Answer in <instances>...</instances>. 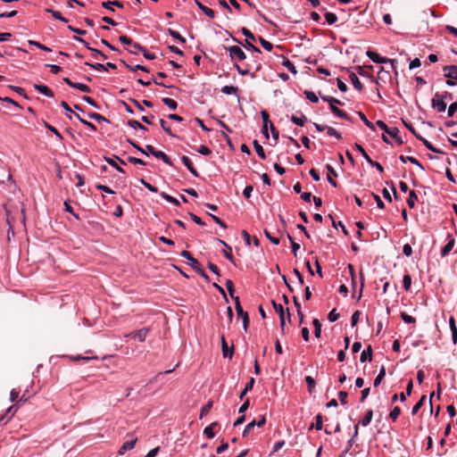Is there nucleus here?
Returning <instances> with one entry per match:
<instances>
[{
	"mask_svg": "<svg viewBox=\"0 0 457 457\" xmlns=\"http://www.w3.org/2000/svg\"><path fill=\"white\" fill-rule=\"evenodd\" d=\"M412 388H413V382H412V380H410L407 384L406 391H403V393H401L399 395V399L401 402H404L406 400V396L411 395V394L412 392Z\"/></svg>",
	"mask_w": 457,
	"mask_h": 457,
	"instance_id": "obj_22",
	"label": "nucleus"
},
{
	"mask_svg": "<svg viewBox=\"0 0 457 457\" xmlns=\"http://www.w3.org/2000/svg\"><path fill=\"white\" fill-rule=\"evenodd\" d=\"M443 72L447 79V86L453 87L457 85V65H446L443 68Z\"/></svg>",
	"mask_w": 457,
	"mask_h": 457,
	"instance_id": "obj_2",
	"label": "nucleus"
},
{
	"mask_svg": "<svg viewBox=\"0 0 457 457\" xmlns=\"http://www.w3.org/2000/svg\"><path fill=\"white\" fill-rule=\"evenodd\" d=\"M349 79L353 84V86L359 91L362 90V84L361 83L360 79L356 76L355 73L351 72L349 75Z\"/></svg>",
	"mask_w": 457,
	"mask_h": 457,
	"instance_id": "obj_25",
	"label": "nucleus"
},
{
	"mask_svg": "<svg viewBox=\"0 0 457 457\" xmlns=\"http://www.w3.org/2000/svg\"><path fill=\"white\" fill-rule=\"evenodd\" d=\"M449 326H450V329L452 332L453 342V344H456L457 343V327H456V323H455V319L453 316H451L449 319Z\"/></svg>",
	"mask_w": 457,
	"mask_h": 457,
	"instance_id": "obj_18",
	"label": "nucleus"
},
{
	"mask_svg": "<svg viewBox=\"0 0 457 457\" xmlns=\"http://www.w3.org/2000/svg\"><path fill=\"white\" fill-rule=\"evenodd\" d=\"M367 55L375 63H386V62H390L392 65H394V63L395 62V60H392V59H388V58H386V57H381L379 54H378L377 53L372 52V51H368L367 52Z\"/></svg>",
	"mask_w": 457,
	"mask_h": 457,
	"instance_id": "obj_6",
	"label": "nucleus"
},
{
	"mask_svg": "<svg viewBox=\"0 0 457 457\" xmlns=\"http://www.w3.org/2000/svg\"><path fill=\"white\" fill-rule=\"evenodd\" d=\"M416 137L420 140L423 145L430 151L434 152V153H436V154H442L443 152L440 151L439 149L436 148L435 146H433V145L428 141L427 139H425L424 137H422L420 135H416Z\"/></svg>",
	"mask_w": 457,
	"mask_h": 457,
	"instance_id": "obj_20",
	"label": "nucleus"
},
{
	"mask_svg": "<svg viewBox=\"0 0 457 457\" xmlns=\"http://www.w3.org/2000/svg\"><path fill=\"white\" fill-rule=\"evenodd\" d=\"M259 42L260 44L262 45V46L267 50V51H271L272 48H273V46L270 42H269L268 40L264 39L263 37H259Z\"/></svg>",
	"mask_w": 457,
	"mask_h": 457,
	"instance_id": "obj_51",
	"label": "nucleus"
},
{
	"mask_svg": "<svg viewBox=\"0 0 457 457\" xmlns=\"http://www.w3.org/2000/svg\"><path fill=\"white\" fill-rule=\"evenodd\" d=\"M283 65L292 73H296L295 66L293 64L292 62H290L288 59H286L283 62Z\"/></svg>",
	"mask_w": 457,
	"mask_h": 457,
	"instance_id": "obj_59",
	"label": "nucleus"
},
{
	"mask_svg": "<svg viewBox=\"0 0 457 457\" xmlns=\"http://www.w3.org/2000/svg\"><path fill=\"white\" fill-rule=\"evenodd\" d=\"M34 87L36 90H37L39 93H41L42 95H44L46 96H48V97L54 96L53 91L47 86H45L42 84H34Z\"/></svg>",
	"mask_w": 457,
	"mask_h": 457,
	"instance_id": "obj_13",
	"label": "nucleus"
},
{
	"mask_svg": "<svg viewBox=\"0 0 457 457\" xmlns=\"http://www.w3.org/2000/svg\"><path fill=\"white\" fill-rule=\"evenodd\" d=\"M219 242L226 247V249L223 250L224 256L228 260H229L230 262H233V256H232V253H231V252H232L231 247L226 242H224L223 240L220 239Z\"/></svg>",
	"mask_w": 457,
	"mask_h": 457,
	"instance_id": "obj_29",
	"label": "nucleus"
},
{
	"mask_svg": "<svg viewBox=\"0 0 457 457\" xmlns=\"http://www.w3.org/2000/svg\"><path fill=\"white\" fill-rule=\"evenodd\" d=\"M241 31L246 37L245 44L244 45V46L248 50H251L253 53L260 54L262 53L261 50L257 46H253L252 43V41H255V37L253 36V34L246 28H242Z\"/></svg>",
	"mask_w": 457,
	"mask_h": 457,
	"instance_id": "obj_3",
	"label": "nucleus"
},
{
	"mask_svg": "<svg viewBox=\"0 0 457 457\" xmlns=\"http://www.w3.org/2000/svg\"><path fill=\"white\" fill-rule=\"evenodd\" d=\"M400 161L403 162H411L412 164H415L417 165L420 170H424L423 166L420 164V162L414 157L412 156H403V155H401L399 157Z\"/></svg>",
	"mask_w": 457,
	"mask_h": 457,
	"instance_id": "obj_24",
	"label": "nucleus"
},
{
	"mask_svg": "<svg viewBox=\"0 0 457 457\" xmlns=\"http://www.w3.org/2000/svg\"><path fill=\"white\" fill-rule=\"evenodd\" d=\"M133 47H137L138 51H140L144 57L148 59V60H154L155 59V54H152V53H149L146 48H145L144 46H142L141 45H139L138 43H135L133 44Z\"/></svg>",
	"mask_w": 457,
	"mask_h": 457,
	"instance_id": "obj_19",
	"label": "nucleus"
},
{
	"mask_svg": "<svg viewBox=\"0 0 457 457\" xmlns=\"http://www.w3.org/2000/svg\"><path fill=\"white\" fill-rule=\"evenodd\" d=\"M427 399V396L426 395H422L420 397V399L416 403V404L412 407V410H411V414L412 415H415L418 413V411H420V409L423 406L425 401Z\"/></svg>",
	"mask_w": 457,
	"mask_h": 457,
	"instance_id": "obj_33",
	"label": "nucleus"
},
{
	"mask_svg": "<svg viewBox=\"0 0 457 457\" xmlns=\"http://www.w3.org/2000/svg\"><path fill=\"white\" fill-rule=\"evenodd\" d=\"M168 33L175 39L179 40L181 43H185L186 39L183 37L178 31L173 30L171 29H168Z\"/></svg>",
	"mask_w": 457,
	"mask_h": 457,
	"instance_id": "obj_44",
	"label": "nucleus"
},
{
	"mask_svg": "<svg viewBox=\"0 0 457 457\" xmlns=\"http://www.w3.org/2000/svg\"><path fill=\"white\" fill-rule=\"evenodd\" d=\"M161 196H162L163 199H165L167 202H169V203H170V204H174V205H177V206H178V205H179V200H178V199H176L175 197H173V196H171V195H168V194H167V193H165V192H162V193H161Z\"/></svg>",
	"mask_w": 457,
	"mask_h": 457,
	"instance_id": "obj_39",
	"label": "nucleus"
},
{
	"mask_svg": "<svg viewBox=\"0 0 457 457\" xmlns=\"http://www.w3.org/2000/svg\"><path fill=\"white\" fill-rule=\"evenodd\" d=\"M149 333V329L146 328L138 329L137 331L131 332L126 336V337H131L134 339H137L139 342H144Z\"/></svg>",
	"mask_w": 457,
	"mask_h": 457,
	"instance_id": "obj_7",
	"label": "nucleus"
},
{
	"mask_svg": "<svg viewBox=\"0 0 457 457\" xmlns=\"http://www.w3.org/2000/svg\"><path fill=\"white\" fill-rule=\"evenodd\" d=\"M324 16L328 25H332L337 21V15L333 12H327Z\"/></svg>",
	"mask_w": 457,
	"mask_h": 457,
	"instance_id": "obj_40",
	"label": "nucleus"
},
{
	"mask_svg": "<svg viewBox=\"0 0 457 457\" xmlns=\"http://www.w3.org/2000/svg\"><path fill=\"white\" fill-rule=\"evenodd\" d=\"M339 318V314L337 312L336 309H333L328 315V319L330 322H335Z\"/></svg>",
	"mask_w": 457,
	"mask_h": 457,
	"instance_id": "obj_64",
	"label": "nucleus"
},
{
	"mask_svg": "<svg viewBox=\"0 0 457 457\" xmlns=\"http://www.w3.org/2000/svg\"><path fill=\"white\" fill-rule=\"evenodd\" d=\"M272 305L275 311L278 313L279 317L285 315V310L282 304L277 303L275 301H272Z\"/></svg>",
	"mask_w": 457,
	"mask_h": 457,
	"instance_id": "obj_60",
	"label": "nucleus"
},
{
	"mask_svg": "<svg viewBox=\"0 0 457 457\" xmlns=\"http://www.w3.org/2000/svg\"><path fill=\"white\" fill-rule=\"evenodd\" d=\"M385 375H386V370H385V367L382 366L379 370L378 375L376 377V378L374 380L375 386H378L381 383L382 379L385 378Z\"/></svg>",
	"mask_w": 457,
	"mask_h": 457,
	"instance_id": "obj_41",
	"label": "nucleus"
},
{
	"mask_svg": "<svg viewBox=\"0 0 457 457\" xmlns=\"http://www.w3.org/2000/svg\"><path fill=\"white\" fill-rule=\"evenodd\" d=\"M372 416H373V411L371 410H368L367 412L365 413L364 417L362 418V420L360 421L361 426L363 427H367L371 420H372Z\"/></svg>",
	"mask_w": 457,
	"mask_h": 457,
	"instance_id": "obj_34",
	"label": "nucleus"
},
{
	"mask_svg": "<svg viewBox=\"0 0 457 457\" xmlns=\"http://www.w3.org/2000/svg\"><path fill=\"white\" fill-rule=\"evenodd\" d=\"M358 114H359V116H360L361 120L364 122V124H365L368 128H370V129H372V130H375V126H374V124H373L372 122H370V121L367 119V117L365 116V114H364L363 112H358Z\"/></svg>",
	"mask_w": 457,
	"mask_h": 457,
	"instance_id": "obj_46",
	"label": "nucleus"
},
{
	"mask_svg": "<svg viewBox=\"0 0 457 457\" xmlns=\"http://www.w3.org/2000/svg\"><path fill=\"white\" fill-rule=\"evenodd\" d=\"M75 116L77 117V119H78V120H79L82 124H84L85 126H87V128H89L91 130H93V131H96V127L93 123H91V122H89V121L86 120L85 119L81 118L79 114H75Z\"/></svg>",
	"mask_w": 457,
	"mask_h": 457,
	"instance_id": "obj_53",
	"label": "nucleus"
},
{
	"mask_svg": "<svg viewBox=\"0 0 457 457\" xmlns=\"http://www.w3.org/2000/svg\"><path fill=\"white\" fill-rule=\"evenodd\" d=\"M237 91V87H234V86H224L222 88H221V92L226 94V95H232V94H236Z\"/></svg>",
	"mask_w": 457,
	"mask_h": 457,
	"instance_id": "obj_55",
	"label": "nucleus"
},
{
	"mask_svg": "<svg viewBox=\"0 0 457 457\" xmlns=\"http://www.w3.org/2000/svg\"><path fill=\"white\" fill-rule=\"evenodd\" d=\"M137 440V438H134V439H132V440H130V441L125 442V443L120 446V448L119 449L118 453H119L120 455H122V454H124L127 451L133 449V448L135 447V445H136Z\"/></svg>",
	"mask_w": 457,
	"mask_h": 457,
	"instance_id": "obj_12",
	"label": "nucleus"
},
{
	"mask_svg": "<svg viewBox=\"0 0 457 457\" xmlns=\"http://www.w3.org/2000/svg\"><path fill=\"white\" fill-rule=\"evenodd\" d=\"M456 111H457V102H454V103L451 104L450 106L448 107V111H447L448 117H453L454 115V113L456 112Z\"/></svg>",
	"mask_w": 457,
	"mask_h": 457,
	"instance_id": "obj_63",
	"label": "nucleus"
},
{
	"mask_svg": "<svg viewBox=\"0 0 457 457\" xmlns=\"http://www.w3.org/2000/svg\"><path fill=\"white\" fill-rule=\"evenodd\" d=\"M195 4L196 5L198 6V8L200 10H202L205 15H207L209 18H212L213 19L215 17V12L213 10H212L211 8L204 5L201 2H199L198 0H195Z\"/></svg>",
	"mask_w": 457,
	"mask_h": 457,
	"instance_id": "obj_17",
	"label": "nucleus"
},
{
	"mask_svg": "<svg viewBox=\"0 0 457 457\" xmlns=\"http://www.w3.org/2000/svg\"><path fill=\"white\" fill-rule=\"evenodd\" d=\"M321 99L328 102L329 104V107L335 106L336 104H342L341 101L332 96H321Z\"/></svg>",
	"mask_w": 457,
	"mask_h": 457,
	"instance_id": "obj_38",
	"label": "nucleus"
},
{
	"mask_svg": "<svg viewBox=\"0 0 457 457\" xmlns=\"http://www.w3.org/2000/svg\"><path fill=\"white\" fill-rule=\"evenodd\" d=\"M306 120H307L306 116L303 113H301L300 117H298L296 115H292V117H291L292 122H294L295 124H296L298 126H303Z\"/></svg>",
	"mask_w": 457,
	"mask_h": 457,
	"instance_id": "obj_32",
	"label": "nucleus"
},
{
	"mask_svg": "<svg viewBox=\"0 0 457 457\" xmlns=\"http://www.w3.org/2000/svg\"><path fill=\"white\" fill-rule=\"evenodd\" d=\"M226 287H227L231 298L235 301V298H237V296L234 295V292H235L234 284L230 279H228L226 281Z\"/></svg>",
	"mask_w": 457,
	"mask_h": 457,
	"instance_id": "obj_50",
	"label": "nucleus"
},
{
	"mask_svg": "<svg viewBox=\"0 0 457 457\" xmlns=\"http://www.w3.org/2000/svg\"><path fill=\"white\" fill-rule=\"evenodd\" d=\"M181 161L183 162V164L188 169V170L195 176V177H198L199 174L197 172V170L195 169V167L193 166V162L192 161L189 159V157L184 155L182 156L181 158Z\"/></svg>",
	"mask_w": 457,
	"mask_h": 457,
	"instance_id": "obj_14",
	"label": "nucleus"
},
{
	"mask_svg": "<svg viewBox=\"0 0 457 457\" xmlns=\"http://www.w3.org/2000/svg\"><path fill=\"white\" fill-rule=\"evenodd\" d=\"M112 5H114V6H117L119 8H122L123 7V4L120 1H107V2H103L102 3V6L112 11V12H114L113 8H112Z\"/></svg>",
	"mask_w": 457,
	"mask_h": 457,
	"instance_id": "obj_27",
	"label": "nucleus"
},
{
	"mask_svg": "<svg viewBox=\"0 0 457 457\" xmlns=\"http://www.w3.org/2000/svg\"><path fill=\"white\" fill-rule=\"evenodd\" d=\"M262 114V121H263V126H262V133L264 134V136L268 138L269 137V134H268V123L270 122L269 120V114L267 112L265 111H262L261 112Z\"/></svg>",
	"mask_w": 457,
	"mask_h": 457,
	"instance_id": "obj_21",
	"label": "nucleus"
},
{
	"mask_svg": "<svg viewBox=\"0 0 457 457\" xmlns=\"http://www.w3.org/2000/svg\"><path fill=\"white\" fill-rule=\"evenodd\" d=\"M212 407V401H209L206 404H204L201 409L200 418H203L204 416L207 415L209 413V411H211Z\"/></svg>",
	"mask_w": 457,
	"mask_h": 457,
	"instance_id": "obj_43",
	"label": "nucleus"
},
{
	"mask_svg": "<svg viewBox=\"0 0 457 457\" xmlns=\"http://www.w3.org/2000/svg\"><path fill=\"white\" fill-rule=\"evenodd\" d=\"M445 96H449L450 99H453V95L450 92L445 91L444 93L436 92L431 100L432 107L438 112H444L446 110V103L445 101Z\"/></svg>",
	"mask_w": 457,
	"mask_h": 457,
	"instance_id": "obj_1",
	"label": "nucleus"
},
{
	"mask_svg": "<svg viewBox=\"0 0 457 457\" xmlns=\"http://www.w3.org/2000/svg\"><path fill=\"white\" fill-rule=\"evenodd\" d=\"M128 125L133 129H139L141 130H146L147 129L142 125L140 122L135 120H130L128 121Z\"/></svg>",
	"mask_w": 457,
	"mask_h": 457,
	"instance_id": "obj_47",
	"label": "nucleus"
},
{
	"mask_svg": "<svg viewBox=\"0 0 457 457\" xmlns=\"http://www.w3.org/2000/svg\"><path fill=\"white\" fill-rule=\"evenodd\" d=\"M401 414V409L398 406H395L389 413L390 419H392L394 421L397 420L399 415Z\"/></svg>",
	"mask_w": 457,
	"mask_h": 457,
	"instance_id": "obj_58",
	"label": "nucleus"
},
{
	"mask_svg": "<svg viewBox=\"0 0 457 457\" xmlns=\"http://www.w3.org/2000/svg\"><path fill=\"white\" fill-rule=\"evenodd\" d=\"M371 359H372V349H371V346L369 345L367 351L364 350L361 353L360 361L361 362H365L366 361H371Z\"/></svg>",
	"mask_w": 457,
	"mask_h": 457,
	"instance_id": "obj_26",
	"label": "nucleus"
},
{
	"mask_svg": "<svg viewBox=\"0 0 457 457\" xmlns=\"http://www.w3.org/2000/svg\"><path fill=\"white\" fill-rule=\"evenodd\" d=\"M73 38H74L75 40H77V41H79V42L82 43V44H83V45H84V46H85L88 50H90V51L93 53V56H94L95 58H97V56H98V55L102 56L104 59H106V58H107V56H106L104 54H103L101 51H99V50H97V49H96V48H92V47H90V46H89V45H88V43H87L86 40H84L83 38L79 37H76V36H75V37H73Z\"/></svg>",
	"mask_w": 457,
	"mask_h": 457,
	"instance_id": "obj_10",
	"label": "nucleus"
},
{
	"mask_svg": "<svg viewBox=\"0 0 457 457\" xmlns=\"http://www.w3.org/2000/svg\"><path fill=\"white\" fill-rule=\"evenodd\" d=\"M401 318L405 323H412L414 324L416 322V319L406 312H401Z\"/></svg>",
	"mask_w": 457,
	"mask_h": 457,
	"instance_id": "obj_57",
	"label": "nucleus"
},
{
	"mask_svg": "<svg viewBox=\"0 0 457 457\" xmlns=\"http://www.w3.org/2000/svg\"><path fill=\"white\" fill-rule=\"evenodd\" d=\"M326 129H327V133L328 136L334 137L337 139H341V137H342L341 134L337 130H336L334 128L327 126Z\"/></svg>",
	"mask_w": 457,
	"mask_h": 457,
	"instance_id": "obj_52",
	"label": "nucleus"
},
{
	"mask_svg": "<svg viewBox=\"0 0 457 457\" xmlns=\"http://www.w3.org/2000/svg\"><path fill=\"white\" fill-rule=\"evenodd\" d=\"M228 51L232 60L243 61L246 58L245 52L237 46L228 47Z\"/></svg>",
	"mask_w": 457,
	"mask_h": 457,
	"instance_id": "obj_5",
	"label": "nucleus"
},
{
	"mask_svg": "<svg viewBox=\"0 0 457 457\" xmlns=\"http://www.w3.org/2000/svg\"><path fill=\"white\" fill-rule=\"evenodd\" d=\"M388 135L395 138L399 145L403 144V139L399 137V129L396 127H391L390 131H388Z\"/></svg>",
	"mask_w": 457,
	"mask_h": 457,
	"instance_id": "obj_28",
	"label": "nucleus"
},
{
	"mask_svg": "<svg viewBox=\"0 0 457 457\" xmlns=\"http://www.w3.org/2000/svg\"><path fill=\"white\" fill-rule=\"evenodd\" d=\"M162 103L167 105L170 110H176L178 104L175 100L168 97L162 98Z\"/></svg>",
	"mask_w": 457,
	"mask_h": 457,
	"instance_id": "obj_37",
	"label": "nucleus"
},
{
	"mask_svg": "<svg viewBox=\"0 0 457 457\" xmlns=\"http://www.w3.org/2000/svg\"><path fill=\"white\" fill-rule=\"evenodd\" d=\"M329 108H330L331 112L337 117L344 119V120H350V117L348 116V114L345 112L339 109L338 107H337L336 105L330 106Z\"/></svg>",
	"mask_w": 457,
	"mask_h": 457,
	"instance_id": "obj_23",
	"label": "nucleus"
},
{
	"mask_svg": "<svg viewBox=\"0 0 457 457\" xmlns=\"http://www.w3.org/2000/svg\"><path fill=\"white\" fill-rule=\"evenodd\" d=\"M305 382L307 384L309 393H312L316 386L315 380L311 376H307L305 377Z\"/></svg>",
	"mask_w": 457,
	"mask_h": 457,
	"instance_id": "obj_42",
	"label": "nucleus"
},
{
	"mask_svg": "<svg viewBox=\"0 0 457 457\" xmlns=\"http://www.w3.org/2000/svg\"><path fill=\"white\" fill-rule=\"evenodd\" d=\"M46 11H47L48 12H50V13L52 14V16H53L54 19L59 20V21H62V22H67V21H67V19H65V18L62 15V13H61L60 12H58V11H54V10H51V9H48V10H46Z\"/></svg>",
	"mask_w": 457,
	"mask_h": 457,
	"instance_id": "obj_45",
	"label": "nucleus"
},
{
	"mask_svg": "<svg viewBox=\"0 0 457 457\" xmlns=\"http://www.w3.org/2000/svg\"><path fill=\"white\" fill-rule=\"evenodd\" d=\"M253 144L255 152L258 154V156L261 159L265 160L266 159V154L264 153V150H263L262 146L258 143L257 140H254Z\"/></svg>",
	"mask_w": 457,
	"mask_h": 457,
	"instance_id": "obj_31",
	"label": "nucleus"
},
{
	"mask_svg": "<svg viewBox=\"0 0 457 457\" xmlns=\"http://www.w3.org/2000/svg\"><path fill=\"white\" fill-rule=\"evenodd\" d=\"M105 161L110 164L112 165V167H114L118 171L121 172V173H124L125 170L117 164V162L112 159V158H105Z\"/></svg>",
	"mask_w": 457,
	"mask_h": 457,
	"instance_id": "obj_61",
	"label": "nucleus"
},
{
	"mask_svg": "<svg viewBox=\"0 0 457 457\" xmlns=\"http://www.w3.org/2000/svg\"><path fill=\"white\" fill-rule=\"evenodd\" d=\"M418 200V196L415 193V191L411 190L410 191L409 196L407 198V204L410 208H414L415 203Z\"/></svg>",
	"mask_w": 457,
	"mask_h": 457,
	"instance_id": "obj_35",
	"label": "nucleus"
},
{
	"mask_svg": "<svg viewBox=\"0 0 457 457\" xmlns=\"http://www.w3.org/2000/svg\"><path fill=\"white\" fill-rule=\"evenodd\" d=\"M29 44L31 45V46H37V48L43 50V51H46V52H51L52 50L45 46V45H42L41 43L37 42V41H34V40H29Z\"/></svg>",
	"mask_w": 457,
	"mask_h": 457,
	"instance_id": "obj_56",
	"label": "nucleus"
},
{
	"mask_svg": "<svg viewBox=\"0 0 457 457\" xmlns=\"http://www.w3.org/2000/svg\"><path fill=\"white\" fill-rule=\"evenodd\" d=\"M218 423L217 422H212L210 426L206 427L204 430V434L208 437V438H213L214 437V432H213V428L215 426H217Z\"/></svg>",
	"mask_w": 457,
	"mask_h": 457,
	"instance_id": "obj_36",
	"label": "nucleus"
},
{
	"mask_svg": "<svg viewBox=\"0 0 457 457\" xmlns=\"http://www.w3.org/2000/svg\"><path fill=\"white\" fill-rule=\"evenodd\" d=\"M154 156L158 159H162L166 164H169V165L171 164L170 157L165 153H163L162 151L155 150V152L154 153Z\"/></svg>",
	"mask_w": 457,
	"mask_h": 457,
	"instance_id": "obj_30",
	"label": "nucleus"
},
{
	"mask_svg": "<svg viewBox=\"0 0 457 457\" xmlns=\"http://www.w3.org/2000/svg\"><path fill=\"white\" fill-rule=\"evenodd\" d=\"M181 256L189 261V264L194 270L199 269V266H201L200 262L188 251H182Z\"/></svg>",
	"mask_w": 457,
	"mask_h": 457,
	"instance_id": "obj_11",
	"label": "nucleus"
},
{
	"mask_svg": "<svg viewBox=\"0 0 457 457\" xmlns=\"http://www.w3.org/2000/svg\"><path fill=\"white\" fill-rule=\"evenodd\" d=\"M63 81L71 87L77 88V89L80 90L81 92H85V93L91 92L90 87L88 86H87L86 84L73 82L69 78H64Z\"/></svg>",
	"mask_w": 457,
	"mask_h": 457,
	"instance_id": "obj_9",
	"label": "nucleus"
},
{
	"mask_svg": "<svg viewBox=\"0 0 457 457\" xmlns=\"http://www.w3.org/2000/svg\"><path fill=\"white\" fill-rule=\"evenodd\" d=\"M44 124H45V127L49 131L53 132L59 140H62V136L60 134V132L54 127H53L52 125H50L49 123H47L46 121L44 122Z\"/></svg>",
	"mask_w": 457,
	"mask_h": 457,
	"instance_id": "obj_49",
	"label": "nucleus"
},
{
	"mask_svg": "<svg viewBox=\"0 0 457 457\" xmlns=\"http://www.w3.org/2000/svg\"><path fill=\"white\" fill-rule=\"evenodd\" d=\"M235 307H236L237 316L242 318L244 328H245V330H246L247 327H248L249 318H248L247 312H244V310L241 306L239 297L235 298Z\"/></svg>",
	"mask_w": 457,
	"mask_h": 457,
	"instance_id": "obj_4",
	"label": "nucleus"
},
{
	"mask_svg": "<svg viewBox=\"0 0 457 457\" xmlns=\"http://www.w3.org/2000/svg\"><path fill=\"white\" fill-rule=\"evenodd\" d=\"M403 288L406 290V291H409L410 288H411V278L409 274H405L403 278Z\"/></svg>",
	"mask_w": 457,
	"mask_h": 457,
	"instance_id": "obj_48",
	"label": "nucleus"
},
{
	"mask_svg": "<svg viewBox=\"0 0 457 457\" xmlns=\"http://www.w3.org/2000/svg\"><path fill=\"white\" fill-rule=\"evenodd\" d=\"M455 245V239L453 238V235L448 234L447 235V244L442 248L440 255L441 257L447 256L450 252L453 250V246Z\"/></svg>",
	"mask_w": 457,
	"mask_h": 457,
	"instance_id": "obj_8",
	"label": "nucleus"
},
{
	"mask_svg": "<svg viewBox=\"0 0 457 457\" xmlns=\"http://www.w3.org/2000/svg\"><path fill=\"white\" fill-rule=\"evenodd\" d=\"M326 168L328 170V181L329 182L330 185L336 187L337 184L336 180L333 179V177H337V173L334 170V168L329 164H327Z\"/></svg>",
	"mask_w": 457,
	"mask_h": 457,
	"instance_id": "obj_15",
	"label": "nucleus"
},
{
	"mask_svg": "<svg viewBox=\"0 0 457 457\" xmlns=\"http://www.w3.org/2000/svg\"><path fill=\"white\" fill-rule=\"evenodd\" d=\"M221 346H222V354L225 358H231L233 355V348L228 349L226 339L224 336L221 337Z\"/></svg>",
	"mask_w": 457,
	"mask_h": 457,
	"instance_id": "obj_16",
	"label": "nucleus"
},
{
	"mask_svg": "<svg viewBox=\"0 0 457 457\" xmlns=\"http://www.w3.org/2000/svg\"><path fill=\"white\" fill-rule=\"evenodd\" d=\"M304 95H305V97L311 101L312 103H317L319 101V98L318 96H316V94L312 91H304Z\"/></svg>",
	"mask_w": 457,
	"mask_h": 457,
	"instance_id": "obj_54",
	"label": "nucleus"
},
{
	"mask_svg": "<svg viewBox=\"0 0 457 457\" xmlns=\"http://www.w3.org/2000/svg\"><path fill=\"white\" fill-rule=\"evenodd\" d=\"M355 148L361 153V154L363 156V158L367 161V162L369 163V160H371V158L370 157V155L366 153V151L364 150V148L356 144L355 145Z\"/></svg>",
	"mask_w": 457,
	"mask_h": 457,
	"instance_id": "obj_62",
	"label": "nucleus"
}]
</instances>
